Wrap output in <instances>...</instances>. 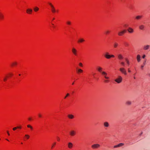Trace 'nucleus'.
Segmentation results:
<instances>
[{
	"label": "nucleus",
	"mask_w": 150,
	"mask_h": 150,
	"mask_svg": "<svg viewBox=\"0 0 150 150\" xmlns=\"http://www.w3.org/2000/svg\"><path fill=\"white\" fill-rule=\"evenodd\" d=\"M120 71L122 74L125 75H126L127 74V72L125 69L123 67L120 68Z\"/></svg>",
	"instance_id": "nucleus-4"
},
{
	"label": "nucleus",
	"mask_w": 150,
	"mask_h": 150,
	"mask_svg": "<svg viewBox=\"0 0 150 150\" xmlns=\"http://www.w3.org/2000/svg\"><path fill=\"white\" fill-rule=\"evenodd\" d=\"M126 32V30L124 29L118 32V35L119 36H122Z\"/></svg>",
	"instance_id": "nucleus-3"
},
{
	"label": "nucleus",
	"mask_w": 150,
	"mask_h": 150,
	"mask_svg": "<svg viewBox=\"0 0 150 150\" xmlns=\"http://www.w3.org/2000/svg\"><path fill=\"white\" fill-rule=\"evenodd\" d=\"M118 146V144L117 145H115V146H114V148H117L118 147H119V146Z\"/></svg>",
	"instance_id": "nucleus-40"
},
{
	"label": "nucleus",
	"mask_w": 150,
	"mask_h": 150,
	"mask_svg": "<svg viewBox=\"0 0 150 150\" xmlns=\"http://www.w3.org/2000/svg\"><path fill=\"white\" fill-rule=\"evenodd\" d=\"M74 84V82H73V83H72V85H73V84Z\"/></svg>",
	"instance_id": "nucleus-54"
},
{
	"label": "nucleus",
	"mask_w": 150,
	"mask_h": 150,
	"mask_svg": "<svg viewBox=\"0 0 150 150\" xmlns=\"http://www.w3.org/2000/svg\"><path fill=\"white\" fill-rule=\"evenodd\" d=\"M67 24L69 25H70L71 24V22L70 21H67Z\"/></svg>",
	"instance_id": "nucleus-35"
},
{
	"label": "nucleus",
	"mask_w": 150,
	"mask_h": 150,
	"mask_svg": "<svg viewBox=\"0 0 150 150\" xmlns=\"http://www.w3.org/2000/svg\"><path fill=\"white\" fill-rule=\"evenodd\" d=\"M110 33V31L108 30L106 31L105 32V33L107 34H108V33Z\"/></svg>",
	"instance_id": "nucleus-38"
},
{
	"label": "nucleus",
	"mask_w": 150,
	"mask_h": 150,
	"mask_svg": "<svg viewBox=\"0 0 150 150\" xmlns=\"http://www.w3.org/2000/svg\"><path fill=\"white\" fill-rule=\"evenodd\" d=\"M128 71L129 73H130L131 72V71L130 70L129 68L128 69Z\"/></svg>",
	"instance_id": "nucleus-43"
},
{
	"label": "nucleus",
	"mask_w": 150,
	"mask_h": 150,
	"mask_svg": "<svg viewBox=\"0 0 150 150\" xmlns=\"http://www.w3.org/2000/svg\"><path fill=\"white\" fill-rule=\"evenodd\" d=\"M72 52L75 55H77V50L74 48H73L72 49Z\"/></svg>",
	"instance_id": "nucleus-10"
},
{
	"label": "nucleus",
	"mask_w": 150,
	"mask_h": 150,
	"mask_svg": "<svg viewBox=\"0 0 150 150\" xmlns=\"http://www.w3.org/2000/svg\"><path fill=\"white\" fill-rule=\"evenodd\" d=\"M137 59L138 62H139L140 61V56L139 54H138L137 56Z\"/></svg>",
	"instance_id": "nucleus-18"
},
{
	"label": "nucleus",
	"mask_w": 150,
	"mask_h": 150,
	"mask_svg": "<svg viewBox=\"0 0 150 150\" xmlns=\"http://www.w3.org/2000/svg\"><path fill=\"white\" fill-rule=\"evenodd\" d=\"M145 26L142 24L139 25V29L142 30H143L145 28Z\"/></svg>",
	"instance_id": "nucleus-12"
},
{
	"label": "nucleus",
	"mask_w": 150,
	"mask_h": 150,
	"mask_svg": "<svg viewBox=\"0 0 150 150\" xmlns=\"http://www.w3.org/2000/svg\"><path fill=\"white\" fill-rule=\"evenodd\" d=\"M146 57V55H145V54H144L143 56H142V58L143 59H144L145 57Z\"/></svg>",
	"instance_id": "nucleus-42"
},
{
	"label": "nucleus",
	"mask_w": 150,
	"mask_h": 150,
	"mask_svg": "<svg viewBox=\"0 0 150 150\" xmlns=\"http://www.w3.org/2000/svg\"><path fill=\"white\" fill-rule=\"evenodd\" d=\"M56 144V142H54L53 144L52 145V148L54 146V145Z\"/></svg>",
	"instance_id": "nucleus-41"
},
{
	"label": "nucleus",
	"mask_w": 150,
	"mask_h": 150,
	"mask_svg": "<svg viewBox=\"0 0 150 150\" xmlns=\"http://www.w3.org/2000/svg\"><path fill=\"white\" fill-rule=\"evenodd\" d=\"M7 133L8 134V133H9L8 131H7Z\"/></svg>",
	"instance_id": "nucleus-52"
},
{
	"label": "nucleus",
	"mask_w": 150,
	"mask_h": 150,
	"mask_svg": "<svg viewBox=\"0 0 150 150\" xmlns=\"http://www.w3.org/2000/svg\"><path fill=\"white\" fill-rule=\"evenodd\" d=\"M28 120H31V118L30 117H29L28 118Z\"/></svg>",
	"instance_id": "nucleus-44"
},
{
	"label": "nucleus",
	"mask_w": 150,
	"mask_h": 150,
	"mask_svg": "<svg viewBox=\"0 0 150 150\" xmlns=\"http://www.w3.org/2000/svg\"><path fill=\"white\" fill-rule=\"evenodd\" d=\"M84 41V40L83 39L81 38L78 41V42H81Z\"/></svg>",
	"instance_id": "nucleus-22"
},
{
	"label": "nucleus",
	"mask_w": 150,
	"mask_h": 150,
	"mask_svg": "<svg viewBox=\"0 0 150 150\" xmlns=\"http://www.w3.org/2000/svg\"><path fill=\"white\" fill-rule=\"evenodd\" d=\"M105 57L107 59H109L111 57H114L115 56L113 55H110L108 54V53L107 52L106 54L105 55Z\"/></svg>",
	"instance_id": "nucleus-7"
},
{
	"label": "nucleus",
	"mask_w": 150,
	"mask_h": 150,
	"mask_svg": "<svg viewBox=\"0 0 150 150\" xmlns=\"http://www.w3.org/2000/svg\"><path fill=\"white\" fill-rule=\"evenodd\" d=\"M6 139L7 141H8V139Z\"/></svg>",
	"instance_id": "nucleus-55"
},
{
	"label": "nucleus",
	"mask_w": 150,
	"mask_h": 150,
	"mask_svg": "<svg viewBox=\"0 0 150 150\" xmlns=\"http://www.w3.org/2000/svg\"><path fill=\"white\" fill-rule=\"evenodd\" d=\"M73 146V144L71 142H69L68 144V147L69 149L72 148Z\"/></svg>",
	"instance_id": "nucleus-14"
},
{
	"label": "nucleus",
	"mask_w": 150,
	"mask_h": 150,
	"mask_svg": "<svg viewBox=\"0 0 150 150\" xmlns=\"http://www.w3.org/2000/svg\"><path fill=\"white\" fill-rule=\"evenodd\" d=\"M146 61H144V62L143 64H144V65H145V63H146Z\"/></svg>",
	"instance_id": "nucleus-45"
},
{
	"label": "nucleus",
	"mask_w": 150,
	"mask_h": 150,
	"mask_svg": "<svg viewBox=\"0 0 150 150\" xmlns=\"http://www.w3.org/2000/svg\"><path fill=\"white\" fill-rule=\"evenodd\" d=\"M19 127L18 128H20V129H21V127Z\"/></svg>",
	"instance_id": "nucleus-49"
},
{
	"label": "nucleus",
	"mask_w": 150,
	"mask_h": 150,
	"mask_svg": "<svg viewBox=\"0 0 150 150\" xmlns=\"http://www.w3.org/2000/svg\"><path fill=\"white\" fill-rule=\"evenodd\" d=\"M32 11H33L31 9L29 8V9H27L26 10L27 13L28 14H31V13L32 12Z\"/></svg>",
	"instance_id": "nucleus-15"
},
{
	"label": "nucleus",
	"mask_w": 150,
	"mask_h": 150,
	"mask_svg": "<svg viewBox=\"0 0 150 150\" xmlns=\"http://www.w3.org/2000/svg\"><path fill=\"white\" fill-rule=\"evenodd\" d=\"M19 76H20V75H21V74H19Z\"/></svg>",
	"instance_id": "nucleus-57"
},
{
	"label": "nucleus",
	"mask_w": 150,
	"mask_h": 150,
	"mask_svg": "<svg viewBox=\"0 0 150 150\" xmlns=\"http://www.w3.org/2000/svg\"><path fill=\"white\" fill-rule=\"evenodd\" d=\"M69 93H67L66 96L64 97V98L65 99L67 96H69Z\"/></svg>",
	"instance_id": "nucleus-36"
},
{
	"label": "nucleus",
	"mask_w": 150,
	"mask_h": 150,
	"mask_svg": "<svg viewBox=\"0 0 150 150\" xmlns=\"http://www.w3.org/2000/svg\"><path fill=\"white\" fill-rule=\"evenodd\" d=\"M126 104L128 105H130L132 104V102L131 101L129 100L127 101L126 103Z\"/></svg>",
	"instance_id": "nucleus-20"
},
{
	"label": "nucleus",
	"mask_w": 150,
	"mask_h": 150,
	"mask_svg": "<svg viewBox=\"0 0 150 150\" xmlns=\"http://www.w3.org/2000/svg\"><path fill=\"white\" fill-rule=\"evenodd\" d=\"M118 44L116 42H115L114 43V46L115 48L117 47V46H118Z\"/></svg>",
	"instance_id": "nucleus-24"
},
{
	"label": "nucleus",
	"mask_w": 150,
	"mask_h": 150,
	"mask_svg": "<svg viewBox=\"0 0 150 150\" xmlns=\"http://www.w3.org/2000/svg\"><path fill=\"white\" fill-rule=\"evenodd\" d=\"M122 78L120 76H118L117 79H115V81L118 83H120L122 81Z\"/></svg>",
	"instance_id": "nucleus-2"
},
{
	"label": "nucleus",
	"mask_w": 150,
	"mask_h": 150,
	"mask_svg": "<svg viewBox=\"0 0 150 150\" xmlns=\"http://www.w3.org/2000/svg\"><path fill=\"white\" fill-rule=\"evenodd\" d=\"M68 117L69 118L71 119H72L74 118V116L73 115L71 114L68 115Z\"/></svg>",
	"instance_id": "nucleus-19"
},
{
	"label": "nucleus",
	"mask_w": 150,
	"mask_h": 150,
	"mask_svg": "<svg viewBox=\"0 0 150 150\" xmlns=\"http://www.w3.org/2000/svg\"><path fill=\"white\" fill-rule=\"evenodd\" d=\"M142 17V16H136V18L137 20H139Z\"/></svg>",
	"instance_id": "nucleus-21"
},
{
	"label": "nucleus",
	"mask_w": 150,
	"mask_h": 150,
	"mask_svg": "<svg viewBox=\"0 0 150 150\" xmlns=\"http://www.w3.org/2000/svg\"><path fill=\"white\" fill-rule=\"evenodd\" d=\"M38 115H39V116L40 117H41V115L40 114H39Z\"/></svg>",
	"instance_id": "nucleus-47"
},
{
	"label": "nucleus",
	"mask_w": 150,
	"mask_h": 150,
	"mask_svg": "<svg viewBox=\"0 0 150 150\" xmlns=\"http://www.w3.org/2000/svg\"><path fill=\"white\" fill-rule=\"evenodd\" d=\"M34 10L36 12L39 10V8L36 7L34 8Z\"/></svg>",
	"instance_id": "nucleus-25"
},
{
	"label": "nucleus",
	"mask_w": 150,
	"mask_h": 150,
	"mask_svg": "<svg viewBox=\"0 0 150 150\" xmlns=\"http://www.w3.org/2000/svg\"><path fill=\"white\" fill-rule=\"evenodd\" d=\"M150 45H144L143 46V49L144 50H147L149 49Z\"/></svg>",
	"instance_id": "nucleus-11"
},
{
	"label": "nucleus",
	"mask_w": 150,
	"mask_h": 150,
	"mask_svg": "<svg viewBox=\"0 0 150 150\" xmlns=\"http://www.w3.org/2000/svg\"><path fill=\"white\" fill-rule=\"evenodd\" d=\"M97 69L98 70L99 72L101 73V74L102 73V72H103V71H102V68L101 67H97Z\"/></svg>",
	"instance_id": "nucleus-17"
},
{
	"label": "nucleus",
	"mask_w": 150,
	"mask_h": 150,
	"mask_svg": "<svg viewBox=\"0 0 150 150\" xmlns=\"http://www.w3.org/2000/svg\"><path fill=\"white\" fill-rule=\"evenodd\" d=\"M100 147V145L98 144H95L92 145L91 147L93 149H98Z\"/></svg>",
	"instance_id": "nucleus-1"
},
{
	"label": "nucleus",
	"mask_w": 150,
	"mask_h": 150,
	"mask_svg": "<svg viewBox=\"0 0 150 150\" xmlns=\"http://www.w3.org/2000/svg\"><path fill=\"white\" fill-rule=\"evenodd\" d=\"M70 135L71 136H74L76 134V132L74 130H71L69 132Z\"/></svg>",
	"instance_id": "nucleus-8"
},
{
	"label": "nucleus",
	"mask_w": 150,
	"mask_h": 150,
	"mask_svg": "<svg viewBox=\"0 0 150 150\" xmlns=\"http://www.w3.org/2000/svg\"><path fill=\"white\" fill-rule=\"evenodd\" d=\"M1 13H0V15L1 14Z\"/></svg>",
	"instance_id": "nucleus-58"
},
{
	"label": "nucleus",
	"mask_w": 150,
	"mask_h": 150,
	"mask_svg": "<svg viewBox=\"0 0 150 150\" xmlns=\"http://www.w3.org/2000/svg\"><path fill=\"white\" fill-rule=\"evenodd\" d=\"M19 127H14L13 128V130H16Z\"/></svg>",
	"instance_id": "nucleus-37"
},
{
	"label": "nucleus",
	"mask_w": 150,
	"mask_h": 150,
	"mask_svg": "<svg viewBox=\"0 0 150 150\" xmlns=\"http://www.w3.org/2000/svg\"><path fill=\"white\" fill-rule=\"evenodd\" d=\"M102 75L104 76L105 79H108L109 77L107 76V73L104 71H103L101 73Z\"/></svg>",
	"instance_id": "nucleus-5"
},
{
	"label": "nucleus",
	"mask_w": 150,
	"mask_h": 150,
	"mask_svg": "<svg viewBox=\"0 0 150 150\" xmlns=\"http://www.w3.org/2000/svg\"><path fill=\"white\" fill-rule=\"evenodd\" d=\"M127 30L130 33H133L134 32L133 29L130 27L128 28Z\"/></svg>",
	"instance_id": "nucleus-9"
},
{
	"label": "nucleus",
	"mask_w": 150,
	"mask_h": 150,
	"mask_svg": "<svg viewBox=\"0 0 150 150\" xmlns=\"http://www.w3.org/2000/svg\"><path fill=\"white\" fill-rule=\"evenodd\" d=\"M25 136L26 137L27 139H28L30 137L29 136L28 134L25 135Z\"/></svg>",
	"instance_id": "nucleus-33"
},
{
	"label": "nucleus",
	"mask_w": 150,
	"mask_h": 150,
	"mask_svg": "<svg viewBox=\"0 0 150 150\" xmlns=\"http://www.w3.org/2000/svg\"><path fill=\"white\" fill-rule=\"evenodd\" d=\"M144 67V65H142L141 66V68H143Z\"/></svg>",
	"instance_id": "nucleus-46"
},
{
	"label": "nucleus",
	"mask_w": 150,
	"mask_h": 150,
	"mask_svg": "<svg viewBox=\"0 0 150 150\" xmlns=\"http://www.w3.org/2000/svg\"><path fill=\"white\" fill-rule=\"evenodd\" d=\"M60 140V139L59 137H58V141H59Z\"/></svg>",
	"instance_id": "nucleus-48"
},
{
	"label": "nucleus",
	"mask_w": 150,
	"mask_h": 150,
	"mask_svg": "<svg viewBox=\"0 0 150 150\" xmlns=\"http://www.w3.org/2000/svg\"><path fill=\"white\" fill-rule=\"evenodd\" d=\"M103 125L104 127H108L109 126V124L108 122H105L103 123Z\"/></svg>",
	"instance_id": "nucleus-13"
},
{
	"label": "nucleus",
	"mask_w": 150,
	"mask_h": 150,
	"mask_svg": "<svg viewBox=\"0 0 150 150\" xmlns=\"http://www.w3.org/2000/svg\"><path fill=\"white\" fill-rule=\"evenodd\" d=\"M118 145V146L119 147H120V146H123L124 145V144L123 143H121L119 144Z\"/></svg>",
	"instance_id": "nucleus-30"
},
{
	"label": "nucleus",
	"mask_w": 150,
	"mask_h": 150,
	"mask_svg": "<svg viewBox=\"0 0 150 150\" xmlns=\"http://www.w3.org/2000/svg\"><path fill=\"white\" fill-rule=\"evenodd\" d=\"M7 76H6L5 77H4L3 79V80L4 81H6L7 79Z\"/></svg>",
	"instance_id": "nucleus-31"
},
{
	"label": "nucleus",
	"mask_w": 150,
	"mask_h": 150,
	"mask_svg": "<svg viewBox=\"0 0 150 150\" xmlns=\"http://www.w3.org/2000/svg\"><path fill=\"white\" fill-rule=\"evenodd\" d=\"M125 60L127 63V64L128 65H129V60L127 59H126Z\"/></svg>",
	"instance_id": "nucleus-27"
},
{
	"label": "nucleus",
	"mask_w": 150,
	"mask_h": 150,
	"mask_svg": "<svg viewBox=\"0 0 150 150\" xmlns=\"http://www.w3.org/2000/svg\"><path fill=\"white\" fill-rule=\"evenodd\" d=\"M134 79H136V78H135V77H134Z\"/></svg>",
	"instance_id": "nucleus-51"
},
{
	"label": "nucleus",
	"mask_w": 150,
	"mask_h": 150,
	"mask_svg": "<svg viewBox=\"0 0 150 150\" xmlns=\"http://www.w3.org/2000/svg\"><path fill=\"white\" fill-rule=\"evenodd\" d=\"M3 15L1 13L0 15V19H2L3 18Z\"/></svg>",
	"instance_id": "nucleus-34"
},
{
	"label": "nucleus",
	"mask_w": 150,
	"mask_h": 150,
	"mask_svg": "<svg viewBox=\"0 0 150 150\" xmlns=\"http://www.w3.org/2000/svg\"><path fill=\"white\" fill-rule=\"evenodd\" d=\"M79 66H81V67L83 66V64L81 63H79Z\"/></svg>",
	"instance_id": "nucleus-39"
},
{
	"label": "nucleus",
	"mask_w": 150,
	"mask_h": 150,
	"mask_svg": "<svg viewBox=\"0 0 150 150\" xmlns=\"http://www.w3.org/2000/svg\"><path fill=\"white\" fill-rule=\"evenodd\" d=\"M54 18H53V20H54Z\"/></svg>",
	"instance_id": "nucleus-56"
},
{
	"label": "nucleus",
	"mask_w": 150,
	"mask_h": 150,
	"mask_svg": "<svg viewBox=\"0 0 150 150\" xmlns=\"http://www.w3.org/2000/svg\"><path fill=\"white\" fill-rule=\"evenodd\" d=\"M17 64V62H13V63H12L11 65H12V66H13L14 65H16Z\"/></svg>",
	"instance_id": "nucleus-28"
},
{
	"label": "nucleus",
	"mask_w": 150,
	"mask_h": 150,
	"mask_svg": "<svg viewBox=\"0 0 150 150\" xmlns=\"http://www.w3.org/2000/svg\"><path fill=\"white\" fill-rule=\"evenodd\" d=\"M104 82H105V83H108L109 82V80H108V79H105L104 80Z\"/></svg>",
	"instance_id": "nucleus-32"
},
{
	"label": "nucleus",
	"mask_w": 150,
	"mask_h": 150,
	"mask_svg": "<svg viewBox=\"0 0 150 150\" xmlns=\"http://www.w3.org/2000/svg\"><path fill=\"white\" fill-rule=\"evenodd\" d=\"M118 58L119 59L121 60L123 59V57L121 54H120L117 55Z\"/></svg>",
	"instance_id": "nucleus-16"
},
{
	"label": "nucleus",
	"mask_w": 150,
	"mask_h": 150,
	"mask_svg": "<svg viewBox=\"0 0 150 150\" xmlns=\"http://www.w3.org/2000/svg\"><path fill=\"white\" fill-rule=\"evenodd\" d=\"M49 4L51 6V11L52 13H54L56 12V10L55 9V8L54 6L51 3H49Z\"/></svg>",
	"instance_id": "nucleus-6"
},
{
	"label": "nucleus",
	"mask_w": 150,
	"mask_h": 150,
	"mask_svg": "<svg viewBox=\"0 0 150 150\" xmlns=\"http://www.w3.org/2000/svg\"><path fill=\"white\" fill-rule=\"evenodd\" d=\"M120 63V64L123 66H124L125 65V63L124 62H121Z\"/></svg>",
	"instance_id": "nucleus-29"
},
{
	"label": "nucleus",
	"mask_w": 150,
	"mask_h": 150,
	"mask_svg": "<svg viewBox=\"0 0 150 150\" xmlns=\"http://www.w3.org/2000/svg\"><path fill=\"white\" fill-rule=\"evenodd\" d=\"M78 71V73H82L83 72V70H82V69H78L77 70Z\"/></svg>",
	"instance_id": "nucleus-23"
},
{
	"label": "nucleus",
	"mask_w": 150,
	"mask_h": 150,
	"mask_svg": "<svg viewBox=\"0 0 150 150\" xmlns=\"http://www.w3.org/2000/svg\"><path fill=\"white\" fill-rule=\"evenodd\" d=\"M8 135H10V134L9 133H8Z\"/></svg>",
	"instance_id": "nucleus-53"
},
{
	"label": "nucleus",
	"mask_w": 150,
	"mask_h": 150,
	"mask_svg": "<svg viewBox=\"0 0 150 150\" xmlns=\"http://www.w3.org/2000/svg\"><path fill=\"white\" fill-rule=\"evenodd\" d=\"M9 75L11 76L12 75V74H9Z\"/></svg>",
	"instance_id": "nucleus-50"
},
{
	"label": "nucleus",
	"mask_w": 150,
	"mask_h": 150,
	"mask_svg": "<svg viewBox=\"0 0 150 150\" xmlns=\"http://www.w3.org/2000/svg\"><path fill=\"white\" fill-rule=\"evenodd\" d=\"M27 126L28 128H30L32 130L33 129V127L32 126H31L30 125H27Z\"/></svg>",
	"instance_id": "nucleus-26"
}]
</instances>
